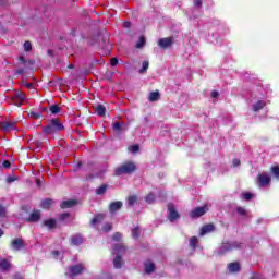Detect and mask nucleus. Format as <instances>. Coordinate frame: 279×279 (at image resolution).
<instances>
[{
	"label": "nucleus",
	"instance_id": "9b49d317",
	"mask_svg": "<svg viewBox=\"0 0 279 279\" xmlns=\"http://www.w3.org/2000/svg\"><path fill=\"white\" fill-rule=\"evenodd\" d=\"M173 45V38L166 37L158 40V46L161 47V49H168V47H171Z\"/></svg>",
	"mask_w": 279,
	"mask_h": 279
},
{
	"label": "nucleus",
	"instance_id": "13d9d810",
	"mask_svg": "<svg viewBox=\"0 0 279 279\" xmlns=\"http://www.w3.org/2000/svg\"><path fill=\"white\" fill-rule=\"evenodd\" d=\"M20 61H21L22 64H25V62H26L25 57H20Z\"/></svg>",
	"mask_w": 279,
	"mask_h": 279
},
{
	"label": "nucleus",
	"instance_id": "5701e85b",
	"mask_svg": "<svg viewBox=\"0 0 279 279\" xmlns=\"http://www.w3.org/2000/svg\"><path fill=\"white\" fill-rule=\"evenodd\" d=\"M158 99H160V92L156 90V92H151L148 96V101H158Z\"/></svg>",
	"mask_w": 279,
	"mask_h": 279
},
{
	"label": "nucleus",
	"instance_id": "37998d69",
	"mask_svg": "<svg viewBox=\"0 0 279 279\" xmlns=\"http://www.w3.org/2000/svg\"><path fill=\"white\" fill-rule=\"evenodd\" d=\"M24 51L26 52L32 51V43L29 41L24 43Z\"/></svg>",
	"mask_w": 279,
	"mask_h": 279
},
{
	"label": "nucleus",
	"instance_id": "72a5a7b5",
	"mask_svg": "<svg viewBox=\"0 0 279 279\" xmlns=\"http://www.w3.org/2000/svg\"><path fill=\"white\" fill-rule=\"evenodd\" d=\"M156 201V196H154L153 193H149L146 197H145V202L147 204H154V202Z\"/></svg>",
	"mask_w": 279,
	"mask_h": 279
},
{
	"label": "nucleus",
	"instance_id": "f8f14e48",
	"mask_svg": "<svg viewBox=\"0 0 279 279\" xmlns=\"http://www.w3.org/2000/svg\"><path fill=\"white\" fill-rule=\"evenodd\" d=\"M11 247L15 252H19L20 250H23L25 247V244L23 243V239L16 238L11 242Z\"/></svg>",
	"mask_w": 279,
	"mask_h": 279
},
{
	"label": "nucleus",
	"instance_id": "393cba45",
	"mask_svg": "<svg viewBox=\"0 0 279 279\" xmlns=\"http://www.w3.org/2000/svg\"><path fill=\"white\" fill-rule=\"evenodd\" d=\"M136 202H138V197H136L135 195H131L128 197V206L130 208H132V206H134Z\"/></svg>",
	"mask_w": 279,
	"mask_h": 279
},
{
	"label": "nucleus",
	"instance_id": "4d7b16f0",
	"mask_svg": "<svg viewBox=\"0 0 279 279\" xmlns=\"http://www.w3.org/2000/svg\"><path fill=\"white\" fill-rule=\"evenodd\" d=\"M52 256H54V258H58V256H60V252L53 251V252H52Z\"/></svg>",
	"mask_w": 279,
	"mask_h": 279
},
{
	"label": "nucleus",
	"instance_id": "7ed1b4c3",
	"mask_svg": "<svg viewBox=\"0 0 279 279\" xmlns=\"http://www.w3.org/2000/svg\"><path fill=\"white\" fill-rule=\"evenodd\" d=\"M134 171H136V165L132 161H126L122 166L114 169V175L134 173Z\"/></svg>",
	"mask_w": 279,
	"mask_h": 279
},
{
	"label": "nucleus",
	"instance_id": "4be33fe9",
	"mask_svg": "<svg viewBox=\"0 0 279 279\" xmlns=\"http://www.w3.org/2000/svg\"><path fill=\"white\" fill-rule=\"evenodd\" d=\"M105 216L104 214H98L96 215L93 219H92V226L95 227L97 226V223H101V221H104Z\"/></svg>",
	"mask_w": 279,
	"mask_h": 279
},
{
	"label": "nucleus",
	"instance_id": "58836bf2",
	"mask_svg": "<svg viewBox=\"0 0 279 279\" xmlns=\"http://www.w3.org/2000/svg\"><path fill=\"white\" fill-rule=\"evenodd\" d=\"M29 117H31V119H40V117H43V113L36 112V111H31Z\"/></svg>",
	"mask_w": 279,
	"mask_h": 279
},
{
	"label": "nucleus",
	"instance_id": "412c9836",
	"mask_svg": "<svg viewBox=\"0 0 279 279\" xmlns=\"http://www.w3.org/2000/svg\"><path fill=\"white\" fill-rule=\"evenodd\" d=\"M77 204V201L75 199H70V201H63L61 203V208H73Z\"/></svg>",
	"mask_w": 279,
	"mask_h": 279
},
{
	"label": "nucleus",
	"instance_id": "aec40b11",
	"mask_svg": "<svg viewBox=\"0 0 279 279\" xmlns=\"http://www.w3.org/2000/svg\"><path fill=\"white\" fill-rule=\"evenodd\" d=\"M12 267V264L8 259H0V269L1 271H8Z\"/></svg>",
	"mask_w": 279,
	"mask_h": 279
},
{
	"label": "nucleus",
	"instance_id": "a211bd4d",
	"mask_svg": "<svg viewBox=\"0 0 279 279\" xmlns=\"http://www.w3.org/2000/svg\"><path fill=\"white\" fill-rule=\"evenodd\" d=\"M213 230H215L214 225H206L201 229L199 234H201V236H205V234L213 232Z\"/></svg>",
	"mask_w": 279,
	"mask_h": 279
},
{
	"label": "nucleus",
	"instance_id": "052dcab7",
	"mask_svg": "<svg viewBox=\"0 0 279 279\" xmlns=\"http://www.w3.org/2000/svg\"><path fill=\"white\" fill-rule=\"evenodd\" d=\"M37 186H40V179H36Z\"/></svg>",
	"mask_w": 279,
	"mask_h": 279
},
{
	"label": "nucleus",
	"instance_id": "f03ea898",
	"mask_svg": "<svg viewBox=\"0 0 279 279\" xmlns=\"http://www.w3.org/2000/svg\"><path fill=\"white\" fill-rule=\"evenodd\" d=\"M113 254H116V257L113 258L114 269H121V267H123V258L121 257V255L125 254L124 245L116 244L113 246Z\"/></svg>",
	"mask_w": 279,
	"mask_h": 279
},
{
	"label": "nucleus",
	"instance_id": "1a4fd4ad",
	"mask_svg": "<svg viewBox=\"0 0 279 279\" xmlns=\"http://www.w3.org/2000/svg\"><path fill=\"white\" fill-rule=\"evenodd\" d=\"M206 213H208L207 205L203 207H196L191 211L190 217H192V219H197L199 217H203V215H206Z\"/></svg>",
	"mask_w": 279,
	"mask_h": 279
},
{
	"label": "nucleus",
	"instance_id": "bf43d9fd",
	"mask_svg": "<svg viewBox=\"0 0 279 279\" xmlns=\"http://www.w3.org/2000/svg\"><path fill=\"white\" fill-rule=\"evenodd\" d=\"M14 279H23V276H21V275H15Z\"/></svg>",
	"mask_w": 279,
	"mask_h": 279
},
{
	"label": "nucleus",
	"instance_id": "2eb2a0df",
	"mask_svg": "<svg viewBox=\"0 0 279 279\" xmlns=\"http://www.w3.org/2000/svg\"><path fill=\"white\" fill-rule=\"evenodd\" d=\"M228 270L230 274H236L241 271V265L238 262L231 263L228 265Z\"/></svg>",
	"mask_w": 279,
	"mask_h": 279
},
{
	"label": "nucleus",
	"instance_id": "f3484780",
	"mask_svg": "<svg viewBox=\"0 0 279 279\" xmlns=\"http://www.w3.org/2000/svg\"><path fill=\"white\" fill-rule=\"evenodd\" d=\"M1 128L2 130H4V132H10V130H16V128H14V122L12 121L2 122Z\"/></svg>",
	"mask_w": 279,
	"mask_h": 279
},
{
	"label": "nucleus",
	"instance_id": "a19ab883",
	"mask_svg": "<svg viewBox=\"0 0 279 279\" xmlns=\"http://www.w3.org/2000/svg\"><path fill=\"white\" fill-rule=\"evenodd\" d=\"M129 151H130L131 154H136V153H138V145H132V146H130V147H129Z\"/></svg>",
	"mask_w": 279,
	"mask_h": 279
},
{
	"label": "nucleus",
	"instance_id": "4468645a",
	"mask_svg": "<svg viewBox=\"0 0 279 279\" xmlns=\"http://www.w3.org/2000/svg\"><path fill=\"white\" fill-rule=\"evenodd\" d=\"M144 267L146 274H154V271H156V265H154L151 260H146Z\"/></svg>",
	"mask_w": 279,
	"mask_h": 279
},
{
	"label": "nucleus",
	"instance_id": "20e7f679",
	"mask_svg": "<svg viewBox=\"0 0 279 279\" xmlns=\"http://www.w3.org/2000/svg\"><path fill=\"white\" fill-rule=\"evenodd\" d=\"M86 271V265L85 264H76L68 267L66 276L69 278H75V276H80Z\"/></svg>",
	"mask_w": 279,
	"mask_h": 279
},
{
	"label": "nucleus",
	"instance_id": "680f3d73",
	"mask_svg": "<svg viewBox=\"0 0 279 279\" xmlns=\"http://www.w3.org/2000/svg\"><path fill=\"white\" fill-rule=\"evenodd\" d=\"M2 236H3V230L0 229V238H2Z\"/></svg>",
	"mask_w": 279,
	"mask_h": 279
},
{
	"label": "nucleus",
	"instance_id": "864d4df0",
	"mask_svg": "<svg viewBox=\"0 0 279 279\" xmlns=\"http://www.w3.org/2000/svg\"><path fill=\"white\" fill-rule=\"evenodd\" d=\"M24 86L26 88H34V85H32V83H27V82L24 83Z\"/></svg>",
	"mask_w": 279,
	"mask_h": 279
},
{
	"label": "nucleus",
	"instance_id": "e433bc0d",
	"mask_svg": "<svg viewBox=\"0 0 279 279\" xmlns=\"http://www.w3.org/2000/svg\"><path fill=\"white\" fill-rule=\"evenodd\" d=\"M132 236L133 239H138V236H141V230L138 229V227L132 229Z\"/></svg>",
	"mask_w": 279,
	"mask_h": 279
},
{
	"label": "nucleus",
	"instance_id": "9d476101",
	"mask_svg": "<svg viewBox=\"0 0 279 279\" xmlns=\"http://www.w3.org/2000/svg\"><path fill=\"white\" fill-rule=\"evenodd\" d=\"M168 219L171 223L180 219V214L178 213V210H175V206L173 204L168 205Z\"/></svg>",
	"mask_w": 279,
	"mask_h": 279
},
{
	"label": "nucleus",
	"instance_id": "5fc2aeb1",
	"mask_svg": "<svg viewBox=\"0 0 279 279\" xmlns=\"http://www.w3.org/2000/svg\"><path fill=\"white\" fill-rule=\"evenodd\" d=\"M131 23L130 22H124L123 23V27H125L126 29H129V27H131Z\"/></svg>",
	"mask_w": 279,
	"mask_h": 279
},
{
	"label": "nucleus",
	"instance_id": "c756f323",
	"mask_svg": "<svg viewBox=\"0 0 279 279\" xmlns=\"http://www.w3.org/2000/svg\"><path fill=\"white\" fill-rule=\"evenodd\" d=\"M198 239H197V236H192V238H190V247L192 248V250H195L196 247H197V243H198Z\"/></svg>",
	"mask_w": 279,
	"mask_h": 279
},
{
	"label": "nucleus",
	"instance_id": "0e129e2a",
	"mask_svg": "<svg viewBox=\"0 0 279 279\" xmlns=\"http://www.w3.org/2000/svg\"><path fill=\"white\" fill-rule=\"evenodd\" d=\"M0 279H3V278L0 277Z\"/></svg>",
	"mask_w": 279,
	"mask_h": 279
},
{
	"label": "nucleus",
	"instance_id": "c9c22d12",
	"mask_svg": "<svg viewBox=\"0 0 279 279\" xmlns=\"http://www.w3.org/2000/svg\"><path fill=\"white\" fill-rule=\"evenodd\" d=\"M8 216V208L0 204V218H4Z\"/></svg>",
	"mask_w": 279,
	"mask_h": 279
},
{
	"label": "nucleus",
	"instance_id": "dca6fc26",
	"mask_svg": "<svg viewBox=\"0 0 279 279\" xmlns=\"http://www.w3.org/2000/svg\"><path fill=\"white\" fill-rule=\"evenodd\" d=\"M39 220H40V210H34L27 218V221H31L33 223H36V221H39Z\"/></svg>",
	"mask_w": 279,
	"mask_h": 279
},
{
	"label": "nucleus",
	"instance_id": "c85d7f7f",
	"mask_svg": "<svg viewBox=\"0 0 279 279\" xmlns=\"http://www.w3.org/2000/svg\"><path fill=\"white\" fill-rule=\"evenodd\" d=\"M108 191V185L102 184L98 189H96V195H104Z\"/></svg>",
	"mask_w": 279,
	"mask_h": 279
},
{
	"label": "nucleus",
	"instance_id": "6e6d98bb",
	"mask_svg": "<svg viewBox=\"0 0 279 279\" xmlns=\"http://www.w3.org/2000/svg\"><path fill=\"white\" fill-rule=\"evenodd\" d=\"M66 217H69V214H61L60 219L62 221H64V219H66Z\"/></svg>",
	"mask_w": 279,
	"mask_h": 279
},
{
	"label": "nucleus",
	"instance_id": "423d86ee",
	"mask_svg": "<svg viewBox=\"0 0 279 279\" xmlns=\"http://www.w3.org/2000/svg\"><path fill=\"white\" fill-rule=\"evenodd\" d=\"M250 106H251V110L253 112H260V110H263V108H265V106H267V101H265V99H263V98L253 97L250 100Z\"/></svg>",
	"mask_w": 279,
	"mask_h": 279
},
{
	"label": "nucleus",
	"instance_id": "4c0bfd02",
	"mask_svg": "<svg viewBox=\"0 0 279 279\" xmlns=\"http://www.w3.org/2000/svg\"><path fill=\"white\" fill-rule=\"evenodd\" d=\"M50 112L51 114H58L60 112V108L58 105L50 106Z\"/></svg>",
	"mask_w": 279,
	"mask_h": 279
},
{
	"label": "nucleus",
	"instance_id": "ddd939ff",
	"mask_svg": "<svg viewBox=\"0 0 279 279\" xmlns=\"http://www.w3.org/2000/svg\"><path fill=\"white\" fill-rule=\"evenodd\" d=\"M123 208V202L121 201H116L110 203L109 205V213H117L118 210H121Z\"/></svg>",
	"mask_w": 279,
	"mask_h": 279
},
{
	"label": "nucleus",
	"instance_id": "49530a36",
	"mask_svg": "<svg viewBox=\"0 0 279 279\" xmlns=\"http://www.w3.org/2000/svg\"><path fill=\"white\" fill-rule=\"evenodd\" d=\"M121 233H119V232H116L114 234H113V241H121Z\"/></svg>",
	"mask_w": 279,
	"mask_h": 279
},
{
	"label": "nucleus",
	"instance_id": "79ce46f5",
	"mask_svg": "<svg viewBox=\"0 0 279 279\" xmlns=\"http://www.w3.org/2000/svg\"><path fill=\"white\" fill-rule=\"evenodd\" d=\"M112 230V223H105L102 227L104 232H110Z\"/></svg>",
	"mask_w": 279,
	"mask_h": 279
},
{
	"label": "nucleus",
	"instance_id": "7c9ffc66",
	"mask_svg": "<svg viewBox=\"0 0 279 279\" xmlns=\"http://www.w3.org/2000/svg\"><path fill=\"white\" fill-rule=\"evenodd\" d=\"M145 37H140L138 41L135 45L136 49H143V47H145Z\"/></svg>",
	"mask_w": 279,
	"mask_h": 279
},
{
	"label": "nucleus",
	"instance_id": "09e8293b",
	"mask_svg": "<svg viewBox=\"0 0 279 279\" xmlns=\"http://www.w3.org/2000/svg\"><path fill=\"white\" fill-rule=\"evenodd\" d=\"M195 8H202V0H194Z\"/></svg>",
	"mask_w": 279,
	"mask_h": 279
},
{
	"label": "nucleus",
	"instance_id": "f257e3e1",
	"mask_svg": "<svg viewBox=\"0 0 279 279\" xmlns=\"http://www.w3.org/2000/svg\"><path fill=\"white\" fill-rule=\"evenodd\" d=\"M64 130V124L58 118L49 120L48 125L44 129L45 134H58Z\"/></svg>",
	"mask_w": 279,
	"mask_h": 279
},
{
	"label": "nucleus",
	"instance_id": "603ef678",
	"mask_svg": "<svg viewBox=\"0 0 279 279\" xmlns=\"http://www.w3.org/2000/svg\"><path fill=\"white\" fill-rule=\"evenodd\" d=\"M211 97L214 99H217V97H219V92H217V90L211 92Z\"/></svg>",
	"mask_w": 279,
	"mask_h": 279
},
{
	"label": "nucleus",
	"instance_id": "3c124183",
	"mask_svg": "<svg viewBox=\"0 0 279 279\" xmlns=\"http://www.w3.org/2000/svg\"><path fill=\"white\" fill-rule=\"evenodd\" d=\"M25 73V70L23 69H17L15 72V75H23Z\"/></svg>",
	"mask_w": 279,
	"mask_h": 279
},
{
	"label": "nucleus",
	"instance_id": "e2e57ef3",
	"mask_svg": "<svg viewBox=\"0 0 279 279\" xmlns=\"http://www.w3.org/2000/svg\"><path fill=\"white\" fill-rule=\"evenodd\" d=\"M44 112H47V108H44Z\"/></svg>",
	"mask_w": 279,
	"mask_h": 279
},
{
	"label": "nucleus",
	"instance_id": "6e6552de",
	"mask_svg": "<svg viewBox=\"0 0 279 279\" xmlns=\"http://www.w3.org/2000/svg\"><path fill=\"white\" fill-rule=\"evenodd\" d=\"M24 101H27L25 93L21 90L15 92L12 98V104H14V106H23Z\"/></svg>",
	"mask_w": 279,
	"mask_h": 279
},
{
	"label": "nucleus",
	"instance_id": "0eeeda50",
	"mask_svg": "<svg viewBox=\"0 0 279 279\" xmlns=\"http://www.w3.org/2000/svg\"><path fill=\"white\" fill-rule=\"evenodd\" d=\"M270 182H271V175H269L268 173L258 174L257 184H258L259 189L269 186Z\"/></svg>",
	"mask_w": 279,
	"mask_h": 279
},
{
	"label": "nucleus",
	"instance_id": "c03bdc74",
	"mask_svg": "<svg viewBox=\"0 0 279 279\" xmlns=\"http://www.w3.org/2000/svg\"><path fill=\"white\" fill-rule=\"evenodd\" d=\"M12 182H16V175L7 177V183L12 184Z\"/></svg>",
	"mask_w": 279,
	"mask_h": 279
},
{
	"label": "nucleus",
	"instance_id": "cd10ccee",
	"mask_svg": "<svg viewBox=\"0 0 279 279\" xmlns=\"http://www.w3.org/2000/svg\"><path fill=\"white\" fill-rule=\"evenodd\" d=\"M96 112L98 117H105L106 116V107L104 105H98L96 108Z\"/></svg>",
	"mask_w": 279,
	"mask_h": 279
},
{
	"label": "nucleus",
	"instance_id": "ea45409f",
	"mask_svg": "<svg viewBox=\"0 0 279 279\" xmlns=\"http://www.w3.org/2000/svg\"><path fill=\"white\" fill-rule=\"evenodd\" d=\"M123 129V123H121V122H116L114 124H113V130H116L117 132H120V130H122Z\"/></svg>",
	"mask_w": 279,
	"mask_h": 279
},
{
	"label": "nucleus",
	"instance_id": "b1692460",
	"mask_svg": "<svg viewBox=\"0 0 279 279\" xmlns=\"http://www.w3.org/2000/svg\"><path fill=\"white\" fill-rule=\"evenodd\" d=\"M147 69H149V61H143L142 69L138 70L141 75L147 73Z\"/></svg>",
	"mask_w": 279,
	"mask_h": 279
},
{
	"label": "nucleus",
	"instance_id": "a18cd8bd",
	"mask_svg": "<svg viewBox=\"0 0 279 279\" xmlns=\"http://www.w3.org/2000/svg\"><path fill=\"white\" fill-rule=\"evenodd\" d=\"M111 66H117L119 64V59L112 58L110 61Z\"/></svg>",
	"mask_w": 279,
	"mask_h": 279
},
{
	"label": "nucleus",
	"instance_id": "8fccbe9b",
	"mask_svg": "<svg viewBox=\"0 0 279 279\" xmlns=\"http://www.w3.org/2000/svg\"><path fill=\"white\" fill-rule=\"evenodd\" d=\"M232 165H233V167H239V165H241V160L233 159Z\"/></svg>",
	"mask_w": 279,
	"mask_h": 279
},
{
	"label": "nucleus",
	"instance_id": "f704fd0d",
	"mask_svg": "<svg viewBox=\"0 0 279 279\" xmlns=\"http://www.w3.org/2000/svg\"><path fill=\"white\" fill-rule=\"evenodd\" d=\"M235 210H236L238 215H240L241 217L247 216V209H245L244 207H236Z\"/></svg>",
	"mask_w": 279,
	"mask_h": 279
},
{
	"label": "nucleus",
	"instance_id": "a878e982",
	"mask_svg": "<svg viewBox=\"0 0 279 279\" xmlns=\"http://www.w3.org/2000/svg\"><path fill=\"white\" fill-rule=\"evenodd\" d=\"M53 201L51 198H46L41 202V208L48 209L51 208Z\"/></svg>",
	"mask_w": 279,
	"mask_h": 279
},
{
	"label": "nucleus",
	"instance_id": "473e14b6",
	"mask_svg": "<svg viewBox=\"0 0 279 279\" xmlns=\"http://www.w3.org/2000/svg\"><path fill=\"white\" fill-rule=\"evenodd\" d=\"M252 197H254V195L250 192L242 193V195H241V199H244L245 202H250V199H252Z\"/></svg>",
	"mask_w": 279,
	"mask_h": 279
},
{
	"label": "nucleus",
	"instance_id": "de8ad7c7",
	"mask_svg": "<svg viewBox=\"0 0 279 279\" xmlns=\"http://www.w3.org/2000/svg\"><path fill=\"white\" fill-rule=\"evenodd\" d=\"M12 163H10V161L5 160L3 161L2 166L4 167V169H10Z\"/></svg>",
	"mask_w": 279,
	"mask_h": 279
},
{
	"label": "nucleus",
	"instance_id": "bb28decb",
	"mask_svg": "<svg viewBox=\"0 0 279 279\" xmlns=\"http://www.w3.org/2000/svg\"><path fill=\"white\" fill-rule=\"evenodd\" d=\"M44 226H46V228H48L49 230H52V228H56V220L54 219L45 220Z\"/></svg>",
	"mask_w": 279,
	"mask_h": 279
},
{
	"label": "nucleus",
	"instance_id": "2f4dec72",
	"mask_svg": "<svg viewBox=\"0 0 279 279\" xmlns=\"http://www.w3.org/2000/svg\"><path fill=\"white\" fill-rule=\"evenodd\" d=\"M274 178H276V180H279V167L278 166H272L270 169Z\"/></svg>",
	"mask_w": 279,
	"mask_h": 279
},
{
	"label": "nucleus",
	"instance_id": "39448f33",
	"mask_svg": "<svg viewBox=\"0 0 279 279\" xmlns=\"http://www.w3.org/2000/svg\"><path fill=\"white\" fill-rule=\"evenodd\" d=\"M241 247H243V243H239V242L225 243L218 250V254L219 256H221L226 254V252H232V250H241Z\"/></svg>",
	"mask_w": 279,
	"mask_h": 279
},
{
	"label": "nucleus",
	"instance_id": "6ab92c4d",
	"mask_svg": "<svg viewBox=\"0 0 279 279\" xmlns=\"http://www.w3.org/2000/svg\"><path fill=\"white\" fill-rule=\"evenodd\" d=\"M83 243H84V238H82L80 234L73 235L71 238L72 245H82Z\"/></svg>",
	"mask_w": 279,
	"mask_h": 279
}]
</instances>
